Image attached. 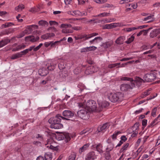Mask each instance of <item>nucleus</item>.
I'll use <instances>...</instances> for the list:
<instances>
[{"instance_id":"nucleus-34","label":"nucleus","mask_w":160,"mask_h":160,"mask_svg":"<svg viewBox=\"0 0 160 160\" xmlns=\"http://www.w3.org/2000/svg\"><path fill=\"white\" fill-rule=\"evenodd\" d=\"M76 156V153L74 152H72L71 155L69 157V160H75Z\"/></svg>"},{"instance_id":"nucleus-37","label":"nucleus","mask_w":160,"mask_h":160,"mask_svg":"<svg viewBox=\"0 0 160 160\" xmlns=\"http://www.w3.org/2000/svg\"><path fill=\"white\" fill-rule=\"evenodd\" d=\"M86 48L87 50V52H88L91 51L95 50L97 48L96 47L92 46L89 47H86Z\"/></svg>"},{"instance_id":"nucleus-23","label":"nucleus","mask_w":160,"mask_h":160,"mask_svg":"<svg viewBox=\"0 0 160 160\" xmlns=\"http://www.w3.org/2000/svg\"><path fill=\"white\" fill-rule=\"evenodd\" d=\"M88 34H82V35H78L77 36V39H82L83 38H84V40H86L89 39L88 38Z\"/></svg>"},{"instance_id":"nucleus-63","label":"nucleus","mask_w":160,"mask_h":160,"mask_svg":"<svg viewBox=\"0 0 160 160\" xmlns=\"http://www.w3.org/2000/svg\"><path fill=\"white\" fill-rule=\"evenodd\" d=\"M134 132L131 135L132 137H135L138 133V131H134Z\"/></svg>"},{"instance_id":"nucleus-40","label":"nucleus","mask_w":160,"mask_h":160,"mask_svg":"<svg viewBox=\"0 0 160 160\" xmlns=\"http://www.w3.org/2000/svg\"><path fill=\"white\" fill-rule=\"evenodd\" d=\"M134 37L132 36L130 38H129L128 40L125 42V43L127 44H129L132 42L134 39Z\"/></svg>"},{"instance_id":"nucleus-9","label":"nucleus","mask_w":160,"mask_h":160,"mask_svg":"<svg viewBox=\"0 0 160 160\" xmlns=\"http://www.w3.org/2000/svg\"><path fill=\"white\" fill-rule=\"evenodd\" d=\"M135 87V83L131 82V85L128 84H122L121 85L120 88L122 91H125L129 89H132Z\"/></svg>"},{"instance_id":"nucleus-44","label":"nucleus","mask_w":160,"mask_h":160,"mask_svg":"<svg viewBox=\"0 0 160 160\" xmlns=\"http://www.w3.org/2000/svg\"><path fill=\"white\" fill-rule=\"evenodd\" d=\"M74 15L76 16H80L81 15V12L79 10H75L72 12Z\"/></svg>"},{"instance_id":"nucleus-53","label":"nucleus","mask_w":160,"mask_h":160,"mask_svg":"<svg viewBox=\"0 0 160 160\" xmlns=\"http://www.w3.org/2000/svg\"><path fill=\"white\" fill-rule=\"evenodd\" d=\"M49 23L51 26L53 25H58V23L55 21H49Z\"/></svg>"},{"instance_id":"nucleus-3","label":"nucleus","mask_w":160,"mask_h":160,"mask_svg":"<svg viewBox=\"0 0 160 160\" xmlns=\"http://www.w3.org/2000/svg\"><path fill=\"white\" fill-rule=\"evenodd\" d=\"M86 101L83 102L82 106L84 107L86 106V109L89 112H98V108L96 107V102L93 100H89L86 103H85Z\"/></svg>"},{"instance_id":"nucleus-62","label":"nucleus","mask_w":160,"mask_h":160,"mask_svg":"<svg viewBox=\"0 0 160 160\" xmlns=\"http://www.w3.org/2000/svg\"><path fill=\"white\" fill-rule=\"evenodd\" d=\"M82 19L84 20V21L87 20L86 18H74L73 19V20H81Z\"/></svg>"},{"instance_id":"nucleus-56","label":"nucleus","mask_w":160,"mask_h":160,"mask_svg":"<svg viewBox=\"0 0 160 160\" xmlns=\"http://www.w3.org/2000/svg\"><path fill=\"white\" fill-rule=\"evenodd\" d=\"M147 120L146 119H143L142 121V125L143 127H145L147 124Z\"/></svg>"},{"instance_id":"nucleus-31","label":"nucleus","mask_w":160,"mask_h":160,"mask_svg":"<svg viewBox=\"0 0 160 160\" xmlns=\"http://www.w3.org/2000/svg\"><path fill=\"white\" fill-rule=\"evenodd\" d=\"M44 158L45 160H51L52 158V155L51 153L45 154Z\"/></svg>"},{"instance_id":"nucleus-55","label":"nucleus","mask_w":160,"mask_h":160,"mask_svg":"<svg viewBox=\"0 0 160 160\" xmlns=\"http://www.w3.org/2000/svg\"><path fill=\"white\" fill-rule=\"evenodd\" d=\"M72 28L74 30L78 31L82 30V28L80 26H76L73 27Z\"/></svg>"},{"instance_id":"nucleus-38","label":"nucleus","mask_w":160,"mask_h":160,"mask_svg":"<svg viewBox=\"0 0 160 160\" xmlns=\"http://www.w3.org/2000/svg\"><path fill=\"white\" fill-rule=\"evenodd\" d=\"M150 93L148 92V91H146V92H144L142 93L141 95L140 96V98H143L146 97V96H148L150 94Z\"/></svg>"},{"instance_id":"nucleus-61","label":"nucleus","mask_w":160,"mask_h":160,"mask_svg":"<svg viewBox=\"0 0 160 160\" xmlns=\"http://www.w3.org/2000/svg\"><path fill=\"white\" fill-rule=\"evenodd\" d=\"M64 2L66 5L70 4L72 2V0H64Z\"/></svg>"},{"instance_id":"nucleus-24","label":"nucleus","mask_w":160,"mask_h":160,"mask_svg":"<svg viewBox=\"0 0 160 160\" xmlns=\"http://www.w3.org/2000/svg\"><path fill=\"white\" fill-rule=\"evenodd\" d=\"M114 148V145L113 143H110L107 145V148H106V152H109L111 151Z\"/></svg>"},{"instance_id":"nucleus-45","label":"nucleus","mask_w":160,"mask_h":160,"mask_svg":"<svg viewBox=\"0 0 160 160\" xmlns=\"http://www.w3.org/2000/svg\"><path fill=\"white\" fill-rule=\"evenodd\" d=\"M49 34L47 33L42 35L41 36V38L44 39H46L49 38Z\"/></svg>"},{"instance_id":"nucleus-36","label":"nucleus","mask_w":160,"mask_h":160,"mask_svg":"<svg viewBox=\"0 0 160 160\" xmlns=\"http://www.w3.org/2000/svg\"><path fill=\"white\" fill-rule=\"evenodd\" d=\"M108 72V70L107 68H102L101 69V73L100 74V75H104L105 74Z\"/></svg>"},{"instance_id":"nucleus-19","label":"nucleus","mask_w":160,"mask_h":160,"mask_svg":"<svg viewBox=\"0 0 160 160\" xmlns=\"http://www.w3.org/2000/svg\"><path fill=\"white\" fill-rule=\"evenodd\" d=\"M11 40L7 38L5 39L0 41V48H1L10 42Z\"/></svg>"},{"instance_id":"nucleus-15","label":"nucleus","mask_w":160,"mask_h":160,"mask_svg":"<svg viewBox=\"0 0 160 160\" xmlns=\"http://www.w3.org/2000/svg\"><path fill=\"white\" fill-rule=\"evenodd\" d=\"M160 33V29H155L151 32L150 37L151 38L156 37L158 34Z\"/></svg>"},{"instance_id":"nucleus-42","label":"nucleus","mask_w":160,"mask_h":160,"mask_svg":"<svg viewBox=\"0 0 160 160\" xmlns=\"http://www.w3.org/2000/svg\"><path fill=\"white\" fill-rule=\"evenodd\" d=\"M81 72V68L80 67H78L74 70V72L76 74H78Z\"/></svg>"},{"instance_id":"nucleus-6","label":"nucleus","mask_w":160,"mask_h":160,"mask_svg":"<svg viewBox=\"0 0 160 160\" xmlns=\"http://www.w3.org/2000/svg\"><path fill=\"white\" fill-rule=\"evenodd\" d=\"M62 115L64 117L61 116V118L63 120H69L70 118L73 117L74 115V113L71 111L65 110L63 111Z\"/></svg>"},{"instance_id":"nucleus-59","label":"nucleus","mask_w":160,"mask_h":160,"mask_svg":"<svg viewBox=\"0 0 160 160\" xmlns=\"http://www.w3.org/2000/svg\"><path fill=\"white\" fill-rule=\"evenodd\" d=\"M49 80H50L48 79V78L47 79V80H43L41 82L40 84H42L43 85H45L48 83V81Z\"/></svg>"},{"instance_id":"nucleus-10","label":"nucleus","mask_w":160,"mask_h":160,"mask_svg":"<svg viewBox=\"0 0 160 160\" xmlns=\"http://www.w3.org/2000/svg\"><path fill=\"white\" fill-rule=\"evenodd\" d=\"M71 27L72 25L70 24H62L60 25V28H63L62 31V33H72V30L68 29L67 28Z\"/></svg>"},{"instance_id":"nucleus-35","label":"nucleus","mask_w":160,"mask_h":160,"mask_svg":"<svg viewBox=\"0 0 160 160\" xmlns=\"http://www.w3.org/2000/svg\"><path fill=\"white\" fill-rule=\"evenodd\" d=\"M109 13L103 12L100 13L96 16H93V17H104L108 16L110 15Z\"/></svg>"},{"instance_id":"nucleus-33","label":"nucleus","mask_w":160,"mask_h":160,"mask_svg":"<svg viewBox=\"0 0 160 160\" xmlns=\"http://www.w3.org/2000/svg\"><path fill=\"white\" fill-rule=\"evenodd\" d=\"M58 67L60 70H62L65 68L66 65L63 61H61L58 64Z\"/></svg>"},{"instance_id":"nucleus-50","label":"nucleus","mask_w":160,"mask_h":160,"mask_svg":"<svg viewBox=\"0 0 160 160\" xmlns=\"http://www.w3.org/2000/svg\"><path fill=\"white\" fill-rule=\"evenodd\" d=\"M26 47V45H24L23 44H22V45H18L17 47V48L18 49V51L21 50V49H24Z\"/></svg>"},{"instance_id":"nucleus-25","label":"nucleus","mask_w":160,"mask_h":160,"mask_svg":"<svg viewBox=\"0 0 160 160\" xmlns=\"http://www.w3.org/2000/svg\"><path fill=\"white\" fill-rule=\"evenodd\" d=\"M89 144H86L84 145L82 147H81L79 150V152L80 153H82L85 150H87Z\"/></svg>"},{"instance_id":"nucleus-30","label":"nucleus","mask_w":160,"mask_h":160,"mask_svg":"<svg viewBox=\"0 0 160 160\" xmlns=\"http://www.w3.org/2000/svg\"><path fill=\"white\" fill-rule=\"evenodd\" d=\"M58 41H56L54 42H46L44 43L45 46L47 48L49 46H51V47L53 46L56 43L58 42Z\"/></svg>"},{"instance_id":"nucleus-17","label":"nucleus","mask_w":160,"mask_h":160,"mask_svg":"<svg viewBox=\"0 0 160 160\" xmlns=\"http://www.w3.org/2000/svg\"><path fill=\"white\" fill-rule=\"evenodd\" d=\"M125 39V37L120 36L117 39L115 42L118 44H122L123 43Z\"/></svg>"},{"instance_id":"nucleus-49","label":"nucleus","mask_w":160,"mask_h":160,"mask_svg":"<svg viewBox=\"0 0 160 160\" xmlns=\"http://www.w3.org/2000/svg\"><path fill=\"white\" fill-rule=\"evenodd\" d=\"M112 44V42H106L104 44V47L105 48H108L110 47Z\"/></svg>"},{"instance_id":"nucleus-39","label":"nucleus","mask_w":160,"mask_h":160,"mask_svg":"<svg viewBox=\"0 0 160 160\" xmlns=\"http://www.w3.org/2000/svg\"><path fill=\"white\" fill-rule=\"evenodd\" d=\"M153 17L154 15H151L145 18L143 20L144 21H147L148 20H151V19H153Z\"/></svg>"},{"instance_id":"nucleus-51","label":"nucleus","mask_w":160,"mask_h":160,"mask_svg":"<svg viewBox=\"0 0 160 160\" xmlns=\"http://www.w3.org/2000/svg\"><path fill=\"white\" fill-rule=\"evenodd\" d=\"M98 35V33H93L90 34H88V38H90L94 36H96Z\"/></svg>"},{"instance_id":"nucleus-32","label":"nucleus","mask_w":160,"mask_h":160,"mask_svg":"<svg viewBox=\"0 0 160 160\" xmlns=\"http://www.w3.org/2000/svg\"><path fill=\"white\" fill-rule=\"evenodd\" d=\"M139 127V124L138 122H136L132 127V130L134 132V131H137L138 130Z\"/></svg>"},{"instance_id":"nucleus-29","label":"nucleus","mask_w":160,"mask_h":160,"mask_svg":"<svg viewBox=\"0 0 160 160\" xmlns=\"http://www.w3.org/2000/svg\"><path fill=\"white\" fill-rule=\"evenodd\" d=\"M14 24L12 22H7L5 24H3L1 26L2 28H5L9 27L12 25H14Z\"/></svg>"},{"instance_id":"nucleus-52","label":"nucleus","mask_w":160,"mask_h":160,"mask_svg":"<svg viewBox=\"0 0 160 160\" xmlns=\"http://www.w3.org/2000/svg\"><path fill=\"white\" fill-rule=\"evenodd\" d=\"M44 69V68H42L41 69H40L39 70L38 72H39V74H40L41 75L43 76H45L47 75V72H46L45 73H43L42 71H43V70Z\"/></svg>"},{"instance_id":"nucleus-14","label":"nucleus","mask_w":160,"mask_h":160,"mask_svg":"<svg viewBox=\"0 0 160 160\" xmlns=\"http://www.w3.org/2000/svg\"><path fill=\"white\" fill-rule=\"evenodd\" d=\"M14 31L15 30L14 29L12 28H9L1 32V34L2 35H8L11 33H13L14 32Z\"/></svg>"},{"instance_id":"nucleus-13","label":"nucleus","mask_w":160,"mask_h":160,"mask_svg":"<svg viewBox=\"0 0 160 160\" xmlns=\"http://www.w3.org/2000/svg\"><path fill=\"white\" fill-rule=\"evenodd\" d=\"M109 125H110L109 123H105L103 124L102 126H99L97 130L99 132L102 131L103 130L108 128H109Z\"/></svg>"},{"instance_id":"nucleus-7","label":"nucleus","mask_w":160,"mask_h":160,"mask_svg":"<svg viewBox=\"0 0 160 160\" xmlns=\"http://www.w3.org/2000/svg\"><path fill=\"white\" fill-rule=\"evenodd\" d=\"M78 115L81 118L86 119L88 118V114L86 110H81L77 112Z\"/></svg>"},{"instance_id":"nucleus-16","label":"nucleus","mask_w":160,"mask_h":160,"mask_svg":"<svg viewBox=\"0 0 160 160\" xmlns=\"http://www.w3.org/2000/svg\"><path fill=\"white\" fill-rule=\"evenodd\" d=\"M39 38L38 37H37L35 38L33 36H29L25 37V40H29L32 42H35L38 40Z\"/></svg>"},{"instance_id":"nucleus-8","label":"nucleus","mask_w":160,"mask_h":160,"mask_svg":"<svg viewBox=\"0 0 160 160\" xmlns=\"http://www.w3.org/2000/svg\"><path fill=\"white\" fill-rule=\"evenodd\" d=\"M98 68L97 66H94L91 65L88 66L85 72V73L86 75L92 74L98 70Z\"/></svg>"},{"instance_id":"nucleus-58","label":"nucleus","mask_w":160,"mask_h":160,"mask_svg":"<svg viewBox=\"0 0 160 160\" xmlns=\"http://www.w3.org/2000/svg\"><path fill=\"white\" fill-rule=\"evenodd\" d=\"M29 11L32 12H38V11L36 10V8L33 7L31 8L29 10Z\"/></svg>"},{"instance_id":"nucleus-18","label":"nucleus","mask_w":160,"mask_h":160,"mask_svg":"<svg viewBox=\"0 0 160 160\" xmlns=\"http://www.w3.org/2000/svg\"><path fill=\"white\" fill-rule=\"evenodd\" d=\"M102 38L100 37H97L95 38L94 39L89 41L91 44L101 42L102 40Z\"/></svg>"},{"instance_id":"nucleus-48","label":"nucleus","mask_w":160,"mask_h":160,"mask_svg":"<svg viewBox=\"0 0 160 160\" xmlns=\"http://www.w3.org/2000/svg\"><path fill=\"white\" fill-rule=\"evenodd\" d=\"M137 29V28L135 27H131L125 29L126 31L127 32H129L134 30Z\"/></svg>"},{"instance_id":"nucleus-46","label":"nucleus","mask_w":160,"mask_h":160,"mask_svg":"<svg viewBox=\"0 0 160 160\" xmlns=\"http://www.w3.org/2000/svg\"><path fill=\"white\" fill-rule=\"evenodd\" d=\"M120 64V63H115V64H113L109 65L108 66V68H112L114 67H116L118 65Z\"/></svg>"},{"instance_id":"nucleus-5","label":"nucleus","mask_w":160,"mask_h":160,"mask_svg":"<svg viewBox=\"0 0 160 160\" xmlns=\"http://www.w3.org/2000/svg\"><path fill=\"white\" fill-rule=\"evenodd\" d=\"M157 78L156 73L153 72H151L145 74L143 79L146 82H150L154 81Z\"/></svg>"},{"instance_id":"nucleus-28","label":"nucleus","mask_w":160,"mask_h":160,"mask_svg":"<svg viewBox=\"0 0 160 160\" xmlns=\"http://www.w3.org/2000/svg\"><path fill=\"white\" fill-rule=\"evenodd\" d=\"M129 144L128 143H126L123 145L122 148L120 150V152H124V151L127 150L128 148V147Z\"/></svg>"},{"instance_id":"nucleus-2","label":"nucleus","mask_w":160,"mask_h":160,"mask_svg":"<svg viewBox=\"0 0 160 160\" xmlns=\"http://www.w3.org/2000/svg\"><path fill=\"white\" fill-rule=\"evenodd\" d=\"M108 98L112 102H121L124 100V94L121 92H118L112 94L111 92L108 93Z\"/></svg>"},{"instance_id":"nucleus-64","label":"nucleus","mask_w":160,"mask_h":160,"mask_svg":"<svg viewBox=\"0 0 160 160\" xmlns=\"http://www.w3.org/2000/svg\"><path fill=\"white\" fill-rule=\"evenodd\" d=\"M44 159L43 157L40 156L37 158V160H44Z\"/></svg>"},{"instance_id":"nucleus-54","label":"nucleus","mask_w":160,"mask_h":160,"mask_svg":"<svg viewBox=\"0 0 160 160\" xmlns=\"http://www.w3.org/2000/svg\"><path fill=\"white\" fill-rule=\"evenodd\" d=\"M105 158L107 160H109L111 158V155L109 152H107L105 154Z\"/></svg>"},{"instance_id":"nucleus-43","label":"nucleus","mask_w":160,"mask_h":160,"mask_svg":"<svg viewBox=\"0 0 160 160\" xmlns=\"http://www.w3.org/2000/svg\"><path fill=\"white\" fill-rule=\"evenodd\" d=\"M113 24H114V28L118 27H122L125 25H123L122 23H114Z\"/></svg>"},{"instance_id":"nucleus-41","label":"nucleus","mask_w":160,"mask_h":160,"mask_svg":"<svg viewBox=\"0 0 160 160\" xmlns=\"http://www.w3.org/2000/svg\"><path fill=\"white\" fill-rule=\"evenodd\" d=\"M157 111V108H154L152 110L151 112V115L153 117H155L156 116V112Z\"/></svg>"},{"instance_id":"nucleus-47","label":"nucleus","mask_w":160,"mask_h":160,"mask_svg":"<svg viewBox=\"0 0 160 160\" xmlns=\"http://www.w3.org/2000/svg\"><path fill=\"white\" fill-rule=\"evenodd\" d=\"M121 133L120 131L114 133L112 136V139H116L117 136L118 134Z\"/></svg>"},{"instance_id":"nucleus-11","label":"nucleus","mask_w":160,"mask_h":160,"mask_svg":"<svg viewBox=\"0 0 160 160\" xmlns=\"http://www.w3.org/2000/svg\"><path fill=\"white\" fill-rule=\"evenodd\" d=\"M98 112L102 111L104 108H106L109 105V103L107 101H104L102 102H98Z\"/></svg>"},{"instance_id":"nucleus-57","label":"nucleus","mask_w":160,"mask_h":160,"mask_svg":"<svg viewBox=\"0 0 160 160\" xmlns=\"http://www.w3.org/2000/svg\"><path fill=\"white\" fill-rule=\"evenodd\" d=\"M152 29V28L151 27L147 30H143V35H145L146 34H147L148 33V32L149 31V30H150Z\"/></svg>"},{"instance_id":"nucleus-60","label":"nucleus","mask_w":160,"mask_h":160,"mask_svg":"<svg viewBox=\"0 0 160 160\" xmlns=\"http://www.w3.org/2000/svg\"><path fill=\"white\" fill-rule=\"evenodd\" d=\"M65 138L66 139L67 141L68 142L70 140V138L68 134H66L64 135Z\"/></svg>"},{"instance_id":"nucleus-22","label":"nucleus","mask_w":160,"mask_h":160,"mask_svg":"<svg viewBox=\"0 0 160 160\" xmlns=\"http://www.w3.org/2000/svg\"><path fill=\"white\" fill-rule=\"evenodd\" d=\"M38 24L39 25L43 27H47L48 25V23L46 21L43 20L39 21Z\"/></svg>"},{"instance_id":"nucleus-20","label":"nucleus","mask_w":160,"mask_h":160,"mask_svg":"<svg viewBox=\"0 0 160 160\" xmlns=\"http://www.w3.org/2000/svg\"><path fill=\"white\" fill-rule=\"evenodd\" d=\"M94 148H96L97 151L99 153H102L103 152L102 146V145L99 143L98 145H93Z\"/></svg>"},{"instance_id":"nucleus-4","label":"nucleus","mask_w":160,"mask_h":160,"mask_svg":"<svg viewBox=\"0 0 160 160\" xmlns=\"http://www.w3.org/2000/svg\"><path fill=\"white\" fill-rule=\"evenodd\" d=\"M121 79L122 80L130 81L131 82L134 83H135V84H136L137 85L138 87L141 85L142 82H145L144 79H143L139 77H136L134 81L131 78L125 77H122Z\"/></svg>"},{"instance_id":"nucleus-12","label":"nucleus","mask_w":160,"mask_h":160,"mask_svg":"<svg viewBox=\"0 0 160 160\" xmlns=\"http://www.w3.org/2000/svg\"><path fill=\"white\" fill-rule=\"evenodd\" d=\"M97 158V156L94 152H92L88 153L85 159V160H94Z\"/></svg>"},{"instance_id":"nucleus-26","label":"nucleus","mask_w":160,"mask_h":160,"mask_svg":"<svg viewBox=\"0 0 160 160\" xmlns=\"http://www.w3.org/2000/svg\"><path fill=\"white\" fill-rule=\"evenodd\" d=\"M22 55V54L21 53H17L16 54L12 55V56L11 58L12 59H16L21 57Z\"/></svg>"},{"instance_id":"nucleus-1","label":"nucleus","mask_w":160,"mask_h":160,"mask_svg":"<svg viewBox=\"0 0 160 160\" xmlns=\"http://www.w3.org/2000/svg\"><path fill=\"white\" fill-rule=\"evenodd\" d=\"M61 116L57 114L55 117L50 118L48 120V122L51 124L50 127L52 128L58 129L63 127V125L60 123L61 121Z\"/></svg>"},{"instance_id":"nucleus-27","label":"nucleus","mask_w":160,"mask_h":160,"mask_svg":"<svg viewBox=\"0 0 160 160\" xmlns=\"http://www.w3.org/2000/svg\"><path fill=\"white\" fill-rule=\"evenodd\" d=\"M114 24L113 23L110 24H107L105 25L103 27L104 29H110L114 28Z\"/></svg>"},{"instance_id":"nucleus-21","label":"nucleus","mask_w":160,"mask_h":160,"mask_svg":"<svg viewBox=\"0 0 160 160\" xmlns=\"http://www.w3.org/2000/svg\"><path fill=\"white\" fill-rule=\"evenodd\" d=\"M32 30V29L31 27V26H27L26 29L23 31V32L26 34H29L31 33Z\"/></svg>"}]
</instances>
